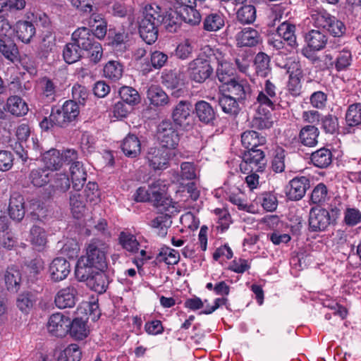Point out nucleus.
<instances>
[{
    "mask_svg": "<svg viewBox=\"0 0 361 361\" xmlns=\"http://www.w3.org/2000/svg\"><path fill=\"white\" fill-rule=\"evenodd\" d=\"M278 101V88L271 81L266 80L256 97V111L250 121L252 128L265 130L273 126L272 111L275 109Z\"/></svg>",
    "mask_w": 361,
    "mask_h": 361,
    "instance_id": "obj_1",
    "label": "nucleus"
},
{
    "mask_svg": "<svg viewBox=\"0 0 361 361\" xmlns=\"http://www.w3.org/2000/svg\"><path fill=\"white\" fill-rule=\"evenodd\" d=\"M163 15L161 8L155 4L147 5L142 18L139 22L140 37L148 44L155 42L158 38V26L162 23Z\"/></svg>",
    "mask_w": 361,
    "mask_h": 361,
    "instance_id": "obj_2",
    "label": "nucleus"
},
{
    "mask_svg": "<svg viewBox=\"0 0 361 361\" xmlns=\"http://www.w3.org/2000/svg\"><path fill=\"white\" fill-rule=\"evenodd\" d=\"M4 0H0V12L2 11L1 3ZM13 30L8 19L0 16V52L3 56L11 62H15L18 58V49L16 44L12 40Z\"/></svg>",
    "mask_w": 361,
    "mask_h": 361,
    "instance_id": "obj_3",
    "label": "nucleus"
},
{
    "mask_svg": "<svg viewBox=\"0 0 361 361\" xmlns=\"http://www.w3.org/2000/svg\"><path fill=\"white\" fill-rule=\"evenodd\" d=\"M106 252V243L99 239L94 238L87 245L85 255L80 258L84 259L86 263L98 270L103 271L107 267Z\"/></svg>",
    "mask_w": 361,
    "mask_h": 361,
    "instance_id": "obj_4",
    "label": "nucleus"
},
{
    "mask_svg": "<svg viewBox=\"0 0 361 361\" xmlns=\"http://www.w3.org/2000/svg\"><path fill=\"white\" fill-rule=\"evenodd\" d=\"M80 113L76 102L68 100L61 107L52 109L50 118L54 123L59 127H66L75 121Z\"/></svg>",
    "mask_w": 361,
    "mask_h": 361,
    "instance_id": "obj_5",
    "label": "nucleus"
},
{
    "mask_svg": "<svg viewBox=\"0 0 361 361\" xmlns=\"http://www.w3.org/2000/svg\"><path fill=\"white\" fill-rule=\"evenodd\" d=\"M188 73L192 80L202 83L212 75L213 68L209 59L197 57L189 63Z\"/></svg>",
    "mask_w": 361,
    "mask_h": 361,
    "instance_id": "obj_6",
    "label": "nucleus"
},
{
    "mask_svg": "<svg viewBox=\"0 0 361 361\" xmlns=\"http://www.w3.org/2000/svg\"><path fill=\"white\" fill-rule=\"evenodd\" d=\"M265 165L264 152L261 149H250L244 153L240 168L241 171L259 172L264 171Z\"/></svg>",
    "mask_w": 361,
    "mask_h": 361,
    "instance_id": "obj_7",
    "label": "nucleus"
},
{
    "mask_svg": "<svg viewBox=\"0 0 361 361\" xmlns=\"http://www.w3.org/2000/svg\"><path fill=\"white\" fill-rule=\"evenodd\" d=\"M171 151L161 147H151L146 155L149 166L154 171L165 170L169 166Z\"/></svg>",
    "mask_w": 361,
    "mask_h": 361,
    "instance_id": "obj_8",
    "label": "nucleus"
},
{
    "mask_svg": "<svg viewBox=\"0 0 361 361\" xmlns=\"http://www.w3.org/2000/svg\"><path fill=\"white\" fill-rule=\"evenodd\" d=\"M308 221L311 231L320 232L328 228L332 223V219L328 210L313 207L310 211Z\"/></svg>",
    "mask_w": 361,
    "mask_h": 361,
    "instance_id": "obj_9",
    "label": "nucleus"
},
{
    "mask_svg": "<svg viewBox=\"0 0 361 361\" xmlns=\"http://www.w3.org/2000/svg\"><path fill=\"white\" fill-rule=\"evenodd\" d=\"M158 139L161 146L168 150L175 149L179 142V136L172 124L167 121L162 122L159 126Z\"/></svg>",
    "mask_w": 361,
    "mask_h": 361,
    "instance_id": "obj_10",
    "label": "nucleus"
},
{
    "mask_svg": "<svg viewBox=\"0 0 361 361\" xmlns=\"http://www.w3.org/2000/svg\"><path fill=\"white\" fill-rule=\"evenodd\" d=\"M70 326L71 319L60 312L52 314L47 322L48 331L57 337L66 336L69 331Z\"/></svg>",
    "mask_w": 361,
    "mask_h": 361,
    "instance_id": "obj_11",
    "label": "nucleus"
},
{
    "mask_svg": "<svg viewBox=\"0 0 361 361\" xmlns=\"http://www.w3.org/2000/svg\"><path fill=\"white\" fill-rule=\"evenodd\" d=\"M78 300V290L73 285L59 289L54 297V303L59 309L73 307Z\"/></svg>",
    "mask_w": 361,
    "mask_h": 361,
    "instance_id": "obj_12",
    "label": "nucleus"
},
{
    "mask_svg": "<svg viewBox=\"0 0 361 361\" xmlns=\"http://www.w3.org/2000/svg\"><path fill=\"white\" fill-rule=\"evenodd\" d=\"M165 191L166 185L163 182L161 188L158 191L157 197L153 199L152 204L160 214L171 216V215L177 213L178 210L176 203L165 195Z\"/></svg>",
    "mask_w": 361,
    "mask_h": 361,
    "instance_id": "obj_13",
    "label": "nucleus"
},
{
    "mask_svg": "<svg viewBox=\"0 0 361 361\" xmlns=\"http://www.w3.org/2000/svg\"><path fill=\"white\" fill-rule=\"evenodd\" d=\"M288 73L290 74L288 91L292 96L298 97L301 93V79L303 77L302 70L299 63L295 61L291 62L288 68Z\"/></svg>",
    "mask_w": 361,
    "mask_h": 361,
    "instance_id": "obj_14",
    "label": "nucleus"
},
{
    "mask_svg": "<svg viewBox=\"0 0 361 361\" xmlns=\"http://www.w3.org/2000/svg\"><path fill=\"white\" fill-rule=\"evenodd\" d=\"M310 187V180L305 176L292 179L286 189L287 197L293 201L302 199Z\"/></svg>",
    "mask_w": 361,
    "mask_h": 361,
    "instance_id": "obj_15",
    "label": "nucleus"
},
{
    "mask_svg": "<svg viewBox=\"0 0 361 361\" xmlns=\"http://www.w3.org/2000/svg\"><path fill=\"white\" fill-rule=\"evenodd\" d=\"M236 44L239 47H252L262 42L259 32L251 27H247L239 31L235 35Z\"/></svg>",
    "mask_w": 361,
    "mask_h": 361,
    "instance_id": "obj_16",
    "label": "nucleus"
},
{
    "mask_svg": "<svg viewBox=\"0 0 361 361\" xmlns=\"http://www.w3.org/2000/svg\"><path fill=\"white\" fill-rule=\"evenodd\" d=\"M70 271V263L63 257L55 258L50 264L49 269L51 279L54 282H59L66 279Z\"/></svg>",
    "mask_w": 361,
    "mask_h": 361,
    "instance_id": "obj_17",
    "label": "nucleus"
},
{
    "mask_svg": "<svg viewBox=\"0 0 361 361\" xmlns=\"http://www.w3.org/2000/svg\"><path fill=\"white\" fill-rule=\"evenodd\" d=\"M195 114L198 120L204 124H212L216 119V112L213 106L204 100L195 103Z\"/></svg>",
    "mask_w": 361,
    "mask_h": 361,
    "instance_id": "obj_18",
    "label": "nucleus"
},
{
    "mask_svg": "<svg viewBox=\"0 0 361 361\" xmlns=\"http://www.w3.org/2000/svg\"><path fill=\"white\" fill-rule=\"evenodd\" d=\"M163 181L157 180L152 183L148 188L145 187H140L137 189L134 194L135 200L137 202H153L154 199L158 195V191L161 188Z\"/></svg>",
    "mask_w": 361,
    "mask_h": 361,
    "instance_id": "obj_19",
    "label": "nucleus"
},
{
    "mask_svg": "<svg viewBox=\"0 0 361 361\" xmlns=\"http://www.w3.org/2000/svg\"><path fill=\"white\" fill-rule=\"evenodd\" d=\"M69 171L73 189L77 191L80 190L87 180V172L82 163L80 161H74L71 164Z\"/></svg>",
    "mask_w": 361,
    "mask_h": 361,
    "instance_id": "obj_20",
    "label": "nucleus"
},
{
    "mask_svg": "<svg viewBox=\"0 0 361 361\" xmlns=\"http://www.w3.org/2000/svg\"><path fill=\"white\" fill-rule=\"evenodd\" d=\"M8 214L11 219L20 221L25 214L24 197L19 194L11 195L9 202Z\"/></svg>",
    "mask_w": 361,
    "mask_h": 361,
    "instance_id": "obj_21",
    "label": "nucleus"
},
{
    "mask_svg": "<svg viewBox=\"0 0 361 361\" xmlns=\"http://www.w3.org/2000/svg\"><path fill=\"white\" fill-rule=\"evenodd\" d=\"M72 39L81 50L85 51L89 50L92 45L96 42L92 35L90 33V29L85 27L77 29L73 33Z\"/></svg>",
    "mask_w": 361,
    "mask_h": 361,
    "instance_id": "obj_22",
    "label": "nucleus"
},
{
    "mask_svg": "<svg viewBox=\"0 0 361 361\" xmlns=\"http://www.w3.org/2000/svg\"><path fill=\"white\" fill-rule=\"evenodd\" d=\"M5 110L14 116L21 117L28 112L27 103L18 96H11L7 99Z\"/></svg>",
    "mask_w": 361,
    "mask_h": 361,
    "instance_id": "obj_23",
    "label": "nucleus"
},
{
    "mask_svg": "<svg viewBox=\"0 0 361 361\" xmlns=\"http://www.w3.org/2000/svg\"><path fill=\"white\" fill-rule=\"evenodd\" d=\"M332 16L324 9H313L307 18L308 23L316 28L325 30L326 26H329L328 23L331 22Z\"/></svg>",
    "mask_w": 361,
    "mask_h": 361,
    "instance_id": "obj_24",
    "label": "nucleus"
},
{
    "mask_svg": "<svg viewBox=\"0 0 361 361\" xmlns=\"http://www.w3.org/2000/svg\"><path fill=\"white\" fill-rule=\"evenodd\" d=\"M121 149L126 157H136L141 152L140 141L135 135L128 134L122 142Z\"/></svg>",
    "mask_w": 361,
    "mask_h": 361,
    "instance_id": "obj_25",
    "label": "nucleus"
},
{
    "mask_svg": "<svg viewBox=\"0 0 361 361\" xmlns=\"http://www.w3.org/2000/svg\"><path fill=\"white\" fill-rule=\"evenodd\" d=\"M224 84L226 85L228 92L239 101L245 99L247 94L250 93V85L246 81L234 79Z\"/></svg>",
    "mask_w": 361,
    "mask_h": 361,
    "instance_id": "obj_26",
    "label": "nucleus"
},
{
    "mask_svg": "<svg viewBox=\"0 0 361 361\" xmlns=\"http://www.w3.org/2000/svg\"><path fill=\"white\" fill-rule=\"evenodd\" d=\"M266 142V137L255 130H246L241 135L242 145L248 150L256 149L257 147L264 145Z\"/></svg>",
    "mask_w": 361,
    "mask_h": 361,
    "instance_id": "obj_27",
    "label": "nucleus"
},
{
    "mask_svg": "<svg viewBox=\"0 0 361 361\" xmlns=\"http://www.w3.org/2000/svg\"><path fill=\"white\" fill-rule=\"evenodd\" d=\"M191 112L190 103L187 101H180L173 109L172 118L177 125L183 126L190 118Z\"/></svg>",
    "mask_w": 361,
    "mask_h": 361,
    "instance_id": "obj_28",
    "label": "nucleus"
},
{
    "mask_svg": "<svg viewBox=\"0 0 361 361\" xmlns=\"http://www.w3.org/2000/svg\"><path fill=\"white\" fill-rule=\"evenodd\" d=\"M308 47L314 51H320L325 48L328 37L318 30H312L305 37Z\"/></svg>",
    "mask_w": 361,
    "mask_h": 361,
    "instance_id": "obj_29",
    "label": "nucleus"
},
{
    "mask_svg": "<svg viewBox=\"0 0 361 361\" xmlns=\"http://www.w3.org/2000/svg\"><path fill=\"white\" fill-rule=\"evenodd\" d=\"M147 97L151 104L155 106H162L168 104L169 97L158 85H152L147 91Z\"/></svg>",
    "mask_w": 361,
    "mask_h": 361,
    "instance_id": "obj_30",
    "label": "nucleus"
},
{
    "mask_svg": "<svg viewBox=\"0 0 361 361\" xmlns=\"http://www.w3.org/2000/svg\"><path fill=\"white\" fill-rule=\"evenodd\" d=\"M310 160L314 166L324 169L331 164L332 153L330 149L322 147L311 154Z\"/></svg>",
    "mask_w": 361,
    "mask_h": 361,
    "instance_id": "obj_31",
    "label": "nucleus"
},
{
    "mask_svg": "<svg viewBox=\"0 0 361 361\" xmlns=\"http://www.w3.org/2000/svg\"><path fill=\"white\" fill-rule=\"evenodd\" d=\"M88 25L92 27L94 35L98 39H104L107 32V23L100 14L93 13L88 20Z\"/></svg>",
    "mask_w": 361,
    "mask_h": 361,
    "instance_id": "obj_32",
    "label": "nucleus"
},
{
    "mask_svg": "<svg viewBox=\"0 0 361 361\" xmlns=\"http://www.w3.org/2000/svg\"><path fill=\"white\" fill-rule=\"evenodd\" d=\"M42 161L47 170H59L63 165L61 152L56 149H51L42 155Z\"/></svg>",
    "mask_w": 361,
    "mask_h": 361,
    "instance_id": "obj_33",
    "label": "nucleus"
},
{
    "mask_svg": "<svg viewBox=\"0 0 361 361\" xmlns=\"http://www.w3.org/2000/svg\"><path fill=\"white\" fill-rule=\"evenodd\" d=\"M29 241L37 250H42L47 242L44 229L38 226H33L30 231Z\"/></svg>",
    "mask_w": 361,
    "mask_h": 361,
    "instance_id": "obj_34",
    "label": "nucleus"
},
{
    "mask_svg": "<svg viewBox=\"0 0 361 361\" xmlns=\"http://www.w3.org/2000/svg\"><path fill=\"white\" fill-rule=\"evenodd\" d=\"M4 279L8 290L16 292L19 289L21 274L16 267H8L4 273Z\"/></svg>",
    "mask_w": 361,
    "mask_h": 361,
    "instance_id": "obj_35",
    "label": "nucleus"
},
{
    "mask_svg": "<svg viewBox=\"0 0 361 361\" xmlns=\"http://www.w3.org/2000/svg\"><path fill=\"white\" fill-rule=\"evenodd\" d=\"M16 32L18 38L23 43L27 44L35 35V27L30 22L18 21Z\"/></svg>",
    "mask_w": 361,
    "mask_h": 361,
    "instance_id": "obj_36",
    "label": "nucleus"
},
{
    "mask_svg": "<svg viewBox=\"0 0 361 361\" xmlns=\"http://www.w3.org/2000/svg\"><path fill=\"white\" fill-rule=\"evenodd\" d=\"M295 26L288 23H281L276 31V37L282 38L290 47L296 45Z\"/></svg>",
    "mask_w": 361,
    "mask_h": 361,
    "instance_id": "obj_37",
    "label": "nucleus"
},
{
    "mask_svg": "<svg viewBox=\"0 0 361 361\" xmlns=\"http://www.w3.org/2000/svg\"><path fill=\"white\" fill-rule=\"evenodd\" d=\"M69 206L71 213L75 219L81 218L86 210L83 197L78 192H71L70 194Z\"/></svg>",
    "mask_w": 361,
    "mask_h": 361,
    "instance_id": "obj_38",
    "label": "nucleus"
},
{
    "mask_svg": "<svg viewBox=\"0 0 361 361\" xmlns=\"http://www.w3.org/2000/svg\"><path fill=\"white\" fill-rule=\"evenodd\" d=\"M224 17L221 13H212L203 20V28L208 32H216L224 26Z\"/></svg>",
    "mask_w": 361,
    "mask_h": 361,
    "instance_id": "obj_39",
    "label": "nucleus"
},
{
    "mask_svg": "<svg viewBox=\"0 0 361 361\" xmlns=\"http://www.w3.org/2000/svg\"><path fill=\"white\" fill-rule=\"evenodd\" d=\"M319 133L318 128L315 126H306L301 129L299 140L302 145L313 147L317 143Z\"/></svg>",
    "mask_w": 361,
    "mask_h": 361,
    "instance_id": "obj_40",
    "label": "nucleus"
},
{
    "mask_svg": "<svg viewBox=\"0 0 361 361\" xmlns=\"http://www.w3.org/2000/svg\"><path fill=\"white\" fill-rule=\"evenodd\" d=\"M87 286L98 293H103L108 286L107 276L104 273L96 272L88 279Z\"/></svg>",
    "mask_w": 361,
    "mask_h": 361,
    "instance_id": "obj_41",
    "label": "nucleus"
},
{
    "mask_svg": "<svg viewBox=\"0 0 361 361\" xmlns=\"http://www.w3.org/2000/svg\"><path fill=\"white\" fill-rule=\"evenodd\" d=\"M50 173L45 168L32 169L29 174L30 183L35 187H43L50 181Z\"/></svg>",
    "mask_w": 361,
    "mask_h": 361,
    "instance_id": "obj_42",
    "label": "nucleus"
},
{
    "mask_svg": "<svg viewBox=\"0 0 361 361\" xmlns=\"http://www.w3.org/2000/svg\"><path fill=\"white\" fill-rule=\"evenodd\" d=\"M195 6L196 4H189L188 6L183 7L179 11L181 19L191 25H198L201 21L200 13L195 8Z\"/></svg>",
    "mask_w": 361,
    "mask_h": 361,
    "instance_id": "obj_43",
    "label": "nucleus"
},
{
    "mask_svg": "<svg viewBox=\"0 0 361 361\" xmlns=\"http://www.w3.org/2000/svg\"><path fill=\"white\" fill-rule=\"evenodd\" d=\"M237 100L233 96L221 94L219 97V104L224 113L230 115H237L240 110Z\"/></svg>",
    "mask_w": 361,
    "mask_h": 361,
    "instance_id": "obj_44",
    "label": "nucleus"
},
{
    "mask_svg": "<svg viewBox=\"0 0 361 361\" xmlns=\"http://www.w3.org/2000/svg\"><path fill=\"white\" fill-rule=\"evenodd\" d=\"M68 332L75 339L82 340L87 336L89 331L85 321L81 318H75L71 321Z\"/></svg>",
    "mask_w": 361,
    "mask_h": 361,
    "instance_id": "obj_45",
    "label": "nucleus"
},
{
    "mask_svg": "<svg viewBox=\"0 0 361 361\" xmlns=\"http://www.w3.org/2000/svg\"><path fill=\"white\" fill-rule=\"evenodd\" d=\"M270 59L264 52L258 53L255 59V71L257 75L266 78L270 73Z\"/></svg>",
    "mask_w": 361,
    "mask_h": 361,
    "instance_id": "obj_46",
    "label": "nucleus"
},
{
    "mask_svg": "<svg viewBox=\"0 0 361 361\" xmlns=\"http://www.w3.org/2000/svg\"><path fill=\"white\" fill-rule=\"evenodd\" d=\"M104 75L113 81L118 80L123 75V68L117 61H109L104 67Z\"/></svg>",
    "mask_w": 361,
    "mask_h": 361,
    "instance_id": "obj_47",
    "label": "nucleus"
},
{
    "mask_svg": "<svg viewBox=\"0 0 361 361\" xmlns=\"http://www.w3.org/2000/svg\"><path fill=\"white\" fill-rule=\"evenodd\" d=\"M238 20L242 24H251L256 19V9L252 5H244L236 13Z\"/></svg>",
    "mask_w": 361,
    "mask_h": 361,
    "instance_id": "obj_48",
    "label": "nucleus"
},
{
    "mask_svg": "<svg viewBox=\"0 0 361 361\" xmlns=\"http://www.w3.org/2000/svg\"><path fill=\"white\" fill-rule=\"evenodd\" d=\"M82 356V351L75 343L67 346L60 353L58 361H80Z\"/></svg>",
    "mask_w": 361,
    "mask_h": 361,
    "instance_id": "obj_49",
    "label": "nucleus"
},
{
    "mask_svg": "<svg viewBox=\"0 0 361 361\" xmlns=\"http://www.w3.org/2000/svg\"><path fill=\"white\" fill-rule=\"evenodd\" d=\"M157 259L159 262H164L169 265H174L178 263L180 260L179 252L171 247H161L157 256Z\"/></svg>",
    "mask_w": 361,
    "mask_h": 361,
    "instance_id": "obj_50",
    "label": "nucleus"
},
{
    "mask_svg": "<svg viewBox=\"0 0 361 361\" xmlns=\"http://www.w3.org/2000/svg\"><path fill=\"white\" fill-rule=\"evenodd\" d=\"M36 302L35 296L29 292L20 294L16 300V305L18 309L24 313H29Z\"/></svg>",
    "mask_w": 361,
    "mask_h": 361,
    "instance_id": "obj_51",
    "label": "nucleus"
},
{
    "mask_svg": "<svg viewBox=\"0 0 361 361\" xmlns=\"http://www.w3.org/2000/svg\"><path fill=\"white\" fill-rule=\"evenodd\" d=\"M171 224L172 221L170 216L161 214L151 221V226L158 230L159 235L164 237L167 234L168 228Z\"/></svg>",
    "mask_w": 361,
    "mask_h": 361,
    "instance_id": "obj_52",
    "label": "nucleus"
},
{
    "mask_svg": "<svg viewBox=\"0 0 361 361\" xmlns=\"http://www.w3.org/2000/svg\"><path fill=\"white\" fill-rule=\"evenodd\" d=\"M345 121L348 126H355L361 124V104L350 105L345 114Z\"/></svg>",
    "mask_w": 361,
    "mask_h": 361,
    "instance_id": "obj_53",
    "label": "nucleus"
},
{
    "mask_svg": "<svg viewBox=\"0 0 361 361\" xmlns=\"http://www.w3.org/2000/svg\"><path fill=\"white\" fill-rule=\"evenodd\" d=\"M93 267V266L86 263L84 259L79 258L75 270V277L80 281L87 282L92 275Z\"/></svg>",
    "mask_w": 361,
    "mask_h": 361,
    "instance_id": "obj_54",
    "label": "nucleus"
},
{
    "mask_svg": "<svg viewBox=\"0 0 361 361\" xmlns=\"http://www.w3.org/2000/svg\"><path fill=\"white\" fill-rule=\"evenodd\" d=\"M70 180L66 173H56L51 187L54 193H64L70 188Z\"/></svg>",
    "mask_w": 361,
    "mask_h": 361,
    "instance_id": "obj_55",
    "label": "nucleus"
},
{
    "mask_svg": "<svg viewBox=\"0 0 361 361\" xmlns=\"http://www.w3.org/2000/svg\"><path fill=\"white\" fill-rule=\"evenodd\" d=\"M119 95L123 102L129 105L137 104L140 101L138 92L131 87H122L119 90Z\"/></svg>",
    "mask_w": 361,
    "mask_h": 361,
    "instance_id": "obj_56",
    "label": "nucleus"
},
{
    "mask_svg": "<svg viewBox=\"0 0 361 361\" xmlns=\"http://www.w3.org/2000/svg\"><path fill=\"white\" fill-rule=\"evenodd\" d=\"M119 241L122 247L128 252H136L139 250L140 244L136 237L130 233L121 232Z\"/></svg>",
    "mask_w": 361,
    "mask_h": 361,
    "instance_id": "obj_57",
    "label": "nucleus"
},
{
    "mask_svg": "<svg viewBox=\"0 0 361 361\" xmlns=\"http://www.w3.org/2000/svg\"><path fill=\"white\" fill-rule=\"evenodd\" d=\"M39 48L44 56L54 51L56 48V37L52 32L46 31L42 34Z\"/></svg>",
    "mask_w": 361,
    "mask_h": 361,
    "instance_id": "obj_58",
    "label": "nucleus"
},
{
    "mask_svg": "<svg viewBox=\"0 0 361 361\" xmlns=\"http://www.w3.org/2000/svg\"><path fill=\"white\" fill-rule=\"evenodd\" d=\"M352 61L351 51L347 48L339 51L335 59V68L338 71L345 70Z\"/></svg>",
    "mask_w": 361,
    "mask_h": 361,
    "instance_id": "obj_59",
    "label": "nucleus"
},
{
    "mask_svg": "<svg viewBox=\"0 0 361 361\" xmlns=\"http://www.w3.org/2000/svg\"><path fill=\"white\" fill-rule=\"evenodd\" d=\"M63 56L66 63H73L80 58L81 49L75 43H68L63 49Z\"/></svg>",
    "mask_w": 361,
    "mask_h": 361,
    "instance_id": "obj_60",
    "label": "nucleus"
},
{
    "mask_svg": "<svg viewBox=\"0 0 361 361\" xmlns=\"http://www.w3.org/2000/svg\"><path fill=\"white\" fill-rule=\"evenodd\" d=\"M39 85L43 96L47 98L48 101H53L56 92L55 82L50 78L44 77L40 80Z\"/></svg>",
    "mask_w": 361,
    "mask_h": 361,
    "instance_id": "obj_61",
    "label": "nucleus"
},
{
    "mask_svg": "<svg viewBox=\"0 0 361 361\" xmlns=\"http://www.w3.org/2000/svg\"><path fill=\"white\" fill-rule=\"evenodd\" d=\"M194 47L192 42L186 39L178 44L175 50V56L181 60L190 58L193 52Z\"/></svg>",
    "mask_w": 361,
    "mask_h": 361,
    "instance_id": "obj_62",
    "label": "nucleus"
},
{
    "mask_svg": "<svg viewBox=\"0 0 361 361\" xmlns=\"http://www.w3.org/2000/svg\"><path fill=\"white\" fill-rule=\"evenodd\" d=\"M182 20L180 13L176 11H170L165 16H163L162 23L165 25L166 30L171 32H176L179 27L180 20Z\"/></svg>",
    "mask_w": 361,
    "mask_h": 361,
    "instance_id": "obj_63",
    "label": "nucleus"
},
{
    "mask_svg": "<svg viewBox=\"0 0 361 361\" xmlns=\"http://www.w3.org/2000/svg\"><path fill=\"white\" fill-rule=\"evenodd\" d=\"M234 69L228 62L220 63L217 67L216 74L219 80L222 83L228 82L230 80H234L231 78L233 75Z\"/></svg>",
    "mask_w": 361,
    "mask_h": 361,
    "instance_id": "obj_64",
    "label": "nucleus"
}]
</instances>
